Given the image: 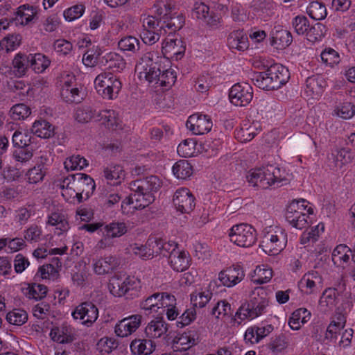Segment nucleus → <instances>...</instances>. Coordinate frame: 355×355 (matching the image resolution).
Here are the masks:
<instances>
[{
	"mask_svg": "<svg viewBox=\"0 0 355 355\" xmlns=\"http://www.w3.org/2000/svg\"><path fill=\"white\" fill-rule=\"evenodd\" d=\"M199 339V335L195 330H189L182 334L177 340V344L182 346V349L186 350L191 347L196 345Z\"/></svg>",
	"mask_w": 355,
	"mask_h": 355,
	"instance_id": "a19ab883",
	"label": "nucleus"
},
{
	"mask_svg": "<svg viewBox=\"0 0 355 355\" xmlns=\"http://www.w3.org/2000/svg\"><path fill=\"white\" fill-rule=\"evenodd\" d=\"M80 90L77 87H71L69 83L66 82L62 91V96L66 102L80 103L83 96L80 95Z\"/></svg>",
	"mask_w": 355,
	"mask_h": 355,
	"instance_id": "de8ad7c7",
	"label": "nucleus"
},
{
	"mask_svg": "<svg viewBox=\"0 0 355 355\" xmlns=\"http://www.w3.org/2000/svg\"><path fill=\"white\" fill-rule=\"evenodd\" d=\"M209 11V6L204 2L196 1L191 10V17L193 19L203 21Z\"/></svg>",
	"mask_w": 355,
	"mask_h": 355,
	"instance_id": "052dcab7",
	"label": "nucleus"
},
{
	"mask_svg": "<svg viewBox=\"0 0 355 355\" xmlns=\"http://www.w3.org/2000/svg\"><path fill=\"white\" fill-rule=\"evenodd\" d=\"M85 10V7L83 4H77L65 10L63 15L67 21H71L80 18Z\"/></svg>",
	"mask_w": 355,
	"mask_h": 355,
	"instance_id": "69168bd1",
	"label": "nucleus"
},
{
	"mask_svg": "<svg viewBox=\"0 0 355 355\" xmlns=\"http://www.w3.org/2000/svg\"><path fill=\"white\" fill-rule=\"evenodd\" d=\"M311 318V313L305 308L295 310L289 319L288 324L293 330H298L301 324L306 323Z\"/></svg>",
	"mask_w": 355,
	"mask_h": 355,
	"instance_id": "72a5a7b5",
	"label": "nucleus"
},
{
	"mask_svg": "<svg viewBox=\"0 0 355 355\" xmlns=\"http://www.w3.org/2000/svg\"><path fill=\"white\" fill-rule=\"evenodd\" d=\"M31 68L37 73L44 72L50 65L51 61L42 53L29 54Z\"/></svg>",
	"mask_w": 355,
	"mask_h": 355,
	"instance_id": "f704fd0d",
	"label": "nucleus"
},
{
	"mask_svg": "<svg viewBox=\"0 0 355 355\" xmlns=\"http://www.w3.org/2000/svg\"><path fill=\"white\" fill-rule=\"evenodd\" d=\"M335 112L343 119H351L355 114V105L350 102H344L336 107Z\"/></svg>",
	"mask_w": 355,
	"mask_h": 355,
	"instance_id": "bf43d9fd",
	"label": "nucleus"
},
{
	"mask_svg": "<svg viewBox=\"0 0 355 355\" xmlns=\"http://www.w3.org/2000/svg\"><path fill=\"white\" fill-rule=\"evenodd\" d=\"M308 202L304 199L293 200L286 211V219L293 227L299 230L305 228L308 225V216L304 213L306 209Z\"/></svg>",
	"mask_w": 355,
	"mask_h": 355,
	"instance_id": "423d86ee",
	"label": "nucleus"
},
{
	"mask_svg": "<svg viewBox=\"0 0 355 355\" xmlns=\"http://www.w3.org/2000/svg\"><path fill=\"white\" fill-rule=\"evenodd\" d=\"M305 92L307 96L313 99L319 98L327 86L325 78L322 75H313L306 78Z\"/></svg>",
	"mask_w": 355,
	"mask_h": 355,
	"instance_id": "dca6fc26",
	"label": "nucleus"
},
{
	"mask_svg": "<svg viewBox=\"0 0 355 355\" xmlns=\"http://www.w3.org/2000/svg\"><path fill=\"white\" fill-rule=\"evenodd\" d=\"M287 234L279 230L275 233L268 232L263 236L260 247L269 255L278 254L286 245Z\"/></svg>",
	"mask_w": 355,
	"mask_h": 355,
	"instance_id": "0eeeda50",
	"label": "nucleus"
},
{
	"mask_svg": "<svg viewBox=\"0 0 355 355\" xmlns=\"http://www.w3.org/2000/svg\"><path fill=\"white\" fill-rule=\"evenodd\" d=\"M138 282L134 277H127L122 279L116 275L112 277L109 283L110 293L116 297H121L125 295L129 291L137 287Z\"/></svg>",
	"mask_w": 355,
	"mask_h": 355,
	"instance_id": "f8f14e48",
	"label": "nucleus"
},
{
	"mask_svg": "<svg viewBox=\"0 0 355 355\" xmlns=\"http://www.w3.org/2000/svg\"><path fill=\"white\" fill-rule=\"evenodd\" d=\"M134 191L133 197L135 198V205L134 209H141L148 207L150 204L155 201L154 195L147 193L144 191L132 190Z\"/></svg>",
	"mask_w": 355,
	"mask_h": 355,
	"instance_id": "79ce46f5",
	"label": "nucleus"
},
{
	"mask_svg": "<svg viewBox=\"0 0 355 355\" xmlns=\"http://www.w3.org/2000/svg\"><path fill=\"white\" fill-rule=\"evenodd\" d=\"M168 330L167 324L162 318H156L150 321L145 329V333L149 338H159Z\"/></svg>",
	"mask_w": 355,
	"mask_h": 355,
	"instance_id": "c756f323",
	"label": "nucleus"
},
{
	"mask_svg": "<svg viewBox=\"0 0 355 355\" xmlns=\"http://www.w3.org/2000/svg\"><path fill=\"white\" fill-rule=\"evenodd\" d=\"M172 170L174 175L181 180H187L193 173L191 165L184 159L178 161L173 165Z\"/></svg>",
	"mask_w": 355,
	"mask_h": 355,
	"instance_id": "e433bc0d",
	"label": "nucleus"
},
{
	"mask_svg": "<svg viewBox=\"0 0 355 355\" xmlns=\"http://www.w3.org/2000/svg\"><path fill=\"white\" fill-rule=\"evenodd\" d=\"M38 272L42 279L55 280L59 276L58 269L53 264L43 265L39 268Z\"/></svg>",
	"mask_w": 355,
	"mask_h": 355,
	"instance_id": "774afa93",
	"label": "nucleus"
},
{
	"mask_svg": "<svg viewBox=\"0 0 355 355\" xmlns=\"http://www.w3.org/2000/svg\"><path fill=\"white\" fill-rule=\"evenodd\" d=\"M10 112L13 120L24 119L31 113V108L24 103H18L13 105Z\"/></svg>",
	"mask_w": 355,
	"mask_h": 355,
	"instance_id": "6e6d98bb",
	"label": "nucleus"
},
{
	"mask_svg": "<svg viewBox=\"0 0 355 355\" xmlns=\"http://www.w3.org/2000/svg\"><path fill=\"white\" fill-rule=\"evenodd\" d=\"M96 121H101L106 128L112 130L121 128L119 119L117 114L112 110H105L98 112Z\"/></svg>",
	"mask_w": 355,
	"mask_h": 355,
	"instance_id": "bb28decb",
	"label": "nucleus"
},
{
	"mask_svg": "<svg viewBox=\"0 0 355 355\" xmlns=\"http://www.w3.org/2000/svg\"><path fill=\"white\" fill-rule=\"evenodd\" d=\"M118 46L122 51H130L135 53L140 49V42L135 37L126 36L119 41Z\"/></svg>",
	"mask_w": 355,
	"mask_h": 355,
	"instance_id": "a18cd8bd",
	"label": "nucleus"
},
{
	"mask_svg": "<svg viewBox=\"0 0 355 355\" xmlns=\"http://www.w3.org/2000/svg\"><path fill=\"white\" fill-rule=\"evenodd\" d=\"M127 232V227L124 223L112 222L104 227L103 234L108 238L120 237Z\"/></svg>",
	"mask_w": 355,
	"mask_h": 355,
	"instance_id": "c03bdc74",
	"label": "nucleus"
},
{
	"mask_svg": "<svg viewBox=\"0 0 355 355\" xmlns=\"http://www.w3.org/2000/svg\"><path fill=\"white\" fill-rule=\"evenodd\" d=\"M64 167L67 170H81L88 165L86 159L80 155H73L68 157L64 163Z\"/></svg>",
	"mask_w": 355,
	"mask_h": 355,
	"instance_id": "3c124183",
	"label": "nucleus"
},
{
	"mask_svg": "<svg viewBox=\"0 0 355 355\" xmlns=\"http://www.w3.org/2000/svg\"><path fill=\"white\" fill-rule=\"evenodd\" d=\"M159 6H161V2H157L154 4L152 8V12L154 15L148 16L147 18L144 19L143 21V30H153L155 31H164V24L163 20L159 19L157 17V13L156 12V10Z\"/></svg>",
	"mask_w": 355,
	"mask_h": 355,
	"instance_id": "2f4dec72",
	"label": "nucleus"
},
{
	"mask_svg": "<svg viewBox=\"0 0 355 355\" xmlns=\"http://www.w3.org/2000/svg\"><path fill=\"white\" fill-rule=\"evenodd\" d=\"M28 320V314L23 309H14L6 315V320L12 324L21 326Z\"/></svg>",
	"mask_w": 355,
	"mask_h": 355,
	"instance_id": "8fccbe9b",
	"label": "nucleus"
},
{
	"mask_svg": "<svg viewBox=\"0 0 355 355\" xmlns=\"http://www.w3.org/2000/svg\"><path fill=\"white\" fill-rule=\"evenodd\" d=\"M155 344L150 339H135L132 341L130 348L134 354L149 355L155 349Z\"/></svg>",
	"mask_w": 355,
	"mask_h": 355,
	"instance_id": "7c9ffc66",
	"label": "nucleus"
},
{
	"mask_svg": "<svg viewBox=\"0 0 355 355\" xmlns=\"http://www.w3.org/2000/svg\"><path fill=\"white\" fill-rule=\"evenodd\" d=\"M126 66L125 60L120 55L110 52L106 53L101 58L100 67L112 71V73L121 72Z\"/></svg>",
	"mask_w": 355,
	"mask_h": 355,
	"instance_id": "5701e85b",
	"label": "nucleus"
},
{
	"mask_svg": "<svg viewBox=\"0 0 355 355\" xmlns=\"http://www.w3.org/2000/svg\"><path fill=\"white\" fill-rule=\"evenodd\" d=\"M185 50L186 46L184 42L178 38L166 40L162 47V52L165 58L176 61L182 58Z\"/></svg>",
	"mask_w": 355,
	"mask_h": 355,
	"instance_id": "2eb2a0df",
	"label": "nucleus"
},
{
	"mask_svg": "<svg viewBox=\"0 0 355 355\" xmlns=\"http://www.w3.org/2000/svg\"><path fill=\"white\" fill-rule=\"evenodd\" d=\"M261 168L263 173V177H261L263 180H260L261 188L267 189L270 186L275 184L277 187H280L286 183L287 179L284 175V172L278 166L270 164Z\"/></svg>",
	"mask_w": 355,
	"mask_h": 355,
	"instance_id": "1a4fd4ad",
	"label": "nucleus"
},
{
	"mask_svg": "<svg viewBox=\"0 0 355 355\" xmlns=\"http://www.w3.org/2000/svg\"><path fill=\"white\" fill-rule=\"evenodd\" d=\"M103 173L107 180L114 181L112 183L114 185L120 184L121 180L123 179L124 176V171L120 165H114L105 168Z\"/></svg>",
	"mask_w": 355,
	"mask_h": 355,
	"instance_id": "49530a36",
	"label": "nucleus"
},
{
	"mask_svg": "<svg viewBox=\"0 0 355 355\" xmlns=\"http://www.w3.org/2000/svg\"><path fill=\"white\" fill-rule=\"evenodd\" d=\"M175 80L176 73L175 71L172 69H165L164 67H163L157 85L161 87H170L175 83Z\"/></svg>",
	"mask_w": 355,
	"mask_h": 355,
	"instance_id": "0e129e2a",
	"label": "nucleus"
},
{
	"mask_svg": "<svg viewBox=\"0 0 355 355\" xmlns=\"http://www.w3.org/2000/svg\"><path fill=\"white\" fill-rule=\"evenodd\" d=\"M244 277L245 272L243 268L239 265H233L220 271L218 280L220 284L232 287L241 282Z\"/></svg>",
	"mask_w": 355,
	"mask_h": 355,
	"instance_id": "4468645a",
	"label": "nucleus"
},
{
	"mask_svg": "<svg viewBox=\"0 0 355 355\" xmlns=\"http://www.w3.org/2000/svg\"><path fill=\"white\" fill-rule=\"evenodd\" d=\"M150 64H147V67L145 69L146 79L149 83L157 85L164 67L157 62H153L152 60H150Z\"/></svg>",
	"mask_w": 355,
	"mask_h": 355,
	"instance_id": "58836bf2",
	"label": "nucleus"
},
{
	"mask_svg": "<svg viewBox=\"0 0 355 355\" xmlns=\"http://www.w3.org/2000/svg\"><path fill=\"white\" fill-rule=\"evenodd\" d=\"M327 32L326 26L322 23H316L315 25L310 26L306 33L307 40L311 42L320 41Z\"/></svg>",
	"mask_w": 355,
	"mask_h": 355,
	"instance_id": "09e8293b",
	"label": "nucleus"
},
{
	"mask_svg": "<svg viewBox=\"0 0 355 355\" xmlns=\"http://www.w3.org/2000/svg\"><path fill=\"white\" fill-rule=\"evenodd\" d=\"M47 223L52 226H58V228L62 231H66L69 227V224L64 216L56 212L52 213L49 216Z\"/></svg>",
	"mask_w": 355,
	"mask_h": 355,
	"instance_id": "338daca9",
	"label": "nucleus"
},
{
	"mask_svg": "<svg viewBox=\"0 0 355 355\" xmlns=\"http://www.w3.org/2000/svg\"><path fill=\"white\" fill-rule=\"evenodd\" d=\"M268 302L267 298L257 296L243 303L235 313V317L240 320L238 323L241 324L245 319L252 320L261 315L268 306Z\"/></svg>",
	"mask_w": 355,
	"mask_h": 355,
	"instance_id": "39448f33",
	"label": "nucleus"
},
{
	"mask_svg": "<svg viewBox=\"0 0 355 355\" xmlns=\"http://www.w3.org/2000/svg\"><path fill=\"white\" fill-rule=\"evenodd\" d=\"M252 98V87L247 83H236L229 92L230 101L236 106H245L251 102Z\"/></svg>",
	"mask_w": 355,
	"mask_h": 355,
	"instance_id": "6e6552de",
	"label": "nucleus"
},
{
	"mask_svg": "<svg viewBox=\"0 0 355 355\" xmlns=\"http://www.w3.org/2000/svg\"><path fill=\"white\" fill-rule=\"evenodd\" d=\"M47 293V287L43 284H33L31 286L28 288V292L26 293V296L31 299L36 300H42Z\"/></svg>",
	"mask_w": 355,
	"mask_h": 355,
	"instance_id": "13d9d810",
	"label": "nucleus"
},
{
	"mask_svg": "<svg viewBox=\"0 0 355 355\" xmlns=\"http://www.w3.org/2000/svg\"><path fill=\"white\" fill-rule=\"evenodd\" d=\"M161 6L157 8L156 12L159 19L163 20L164 33H166V28L169 33L180 30L185 24L184 16L175 12V6L171 3L161 1Z\"/></svg>",
	"mask_w": 355,
	"mask_h": 355,
	"instance_id": "7ed1b4c3",
	"label": "nucleus"
},
{
	"mask_svg": "<svg viewBox=\"0 0 355 355\" xmlns=\"http://www.w3.org/2000/svg\"><path fill=\"white\" fill-rule=\"evenodd\" d=\"M73 179L71 183L73 190L81 191L85 192V200L88 199L93 193L96 188L94 180L88 175L85 173H76L71 175Z\"/></svg>",
	"mask_w": 355,
	"mask_h": 355,
	"instance_id": "a211bd4d",
	"label": "nucleus"
},
{
	"mask_svg": "<svg viewBox=\"0 0 355 355\" xmlns=\"http://www.w3.org/2000/svg\"><path fill=\"white\" fill-rule=\"evenodd\" d=\"M212 125V121L209 116L199 114L191 115L186 123L187 128L194 135H203L209 132Z\"/></svg>",
	"mask_w": 355,
	"mask_h": 355,
	"instance_id": "ddd939ff",
	"label": "nucleus"
},
{
	"mask_svg": "<svg viewBox=\"0 0 355 355\" xmlns=\"http://www.w3.org/2000/svg\"><path fill=\"white\" fill-rule=\"evenodd\" d=\"M34 8L29 6L23 5L18 8L17 11L15 13V17L10 18V22L17 25H27L34 17Z\"/></svg>",
	"mask_w": 355,
	"mask_h": 355,
	"instance_id": "cd10ccee",
	"label": "nucleus"
},
{
	"mask_svg": "<svg viewBox=\"0 0 355 355\" xmlns=\"http://www.w3.org/2000/svg\"><path fill=\"white\" fill-rule=\"evenodd\" d=\"M75 320H80L82 324L91 326L98 317V309L92 302H84L78 305L72 312Z\"/></svg>",
	"mask_w": 355,
	"mask_h": 355,
	"instance_id": "9b49d317",
	"label": "nucleus"
},
{
	"mask_svg": "<svg viewBox=\"0 0 355 355\" xmlns=\"http://www.w3.org/2000/svg\"><path fill=\"white\" fill-rule=\"evenodd\" d=\"M229 237L234 244L242 248H250L256 243L257 234L252 225L240 223L233 225L230 229Z\"/></svg>",
	"mask_w": 355,
	"mask_h": 355,
	"instance_id": "20e7f679",
	"label": "nucleus"
},
{
	"mask_svg": "<svg viewBox=\"0 0 355 355\" xmlns=\"http://www.w3.org/2000/svg\"><path fill=\"white\" fill-rule=\"evenodd\" d=\"M141 316L132 315L120 320L114 327V331L119 337H126L135 332L140 326Z\"/></svg>",
	"mask_w": 355,
	"mask_h": 355,
	"instance_id": "f3484780",
	"label": "nucleus"
},
{
	"mask_svg": "<svg viewBox=\"0 0 355 355\" xmlns=\"http://www.w3.org/2000/svg\"><path fill=\"white\" fill-rule=\"evenodd\" d=\"M94 84L97 92L103 98L113 99L117 97L122 87L119 76L111 71H105L96 76Z\"/></svg>",
	"mask_w": 355,
	"mask_h": 355,
	"instance_id": "f03ea898",
	"label": "nucleus"
},
{
	"mask_svg": "<svg viewBox=\"0 0 355 355\" xmlns=\"http://www.w3.org/2000/svg\"><path fill=\"white\" fill-rule=\"evenodd\" d=\"M289 78L290 73L286 67L274 64L263 71L255 73L252 80L261 89L275 90L285 85Z\"/></svg>",
	"mask_w": 355,
	"mask_h": 355,
	"instance_id": "f257e3e1",
	"label": "nucleus"
},
{
	"mask_svg": "<svg viewBox=\"0 0 355 355\" xmlns=\"http://www.w3.org/2000/svg\"><path fill=\"white\" fill-rule=\"evenodd\" d=\"M162 184L159 178L150 175L141 180H137L130 183L131 190L144 191L147 193L154 195L161 188Z\"/></svg>",
	"mask_w": 355,
	"mask_h": 355,
	"instance_id": "6ab92c4d",
	"label": "nucleus"
},
{
	"mask_svg": "<svg viewBox=\"0 0 355 355\" xmlns=\"http://www.w3.org/2000/svg\"><path fill=\"white\" fill-rule=\"evenodd\" d=\"M12 65L15 74L18 77L24 76L28 68H31L29 55L19 53L15 55Z\"/></svg>",
	"mask_w": 355,
	"mask_h": 355,
	"instance_id": "473e14b6",
	"label": "nucleus"
},
{
	"mask_svg": "<svg viewBox=\"0 0 355 355\" xmlns=\"http://www.w3.org/2000/svg\"><path fill=\"white\" fill-rule=\"evenodd\" d=\"M173 202L177 211L189 214L195 208L196 198L189 189L182 187L174 193Z\"/></svg>",
	"mask_w": 355,
	"mask_h": 355,
	"instance_id": "9d476101",
	"label": "nucleus"
},
{
	"mask_svg": "<svg viewBox=\"0 0 355 355\" xmlns=\"http://www.w3.org/2000/svg\"><path fill=\"white\" fill-rule=\"evenodd\" d=\"M227 44L232 51H244L249 47L248 37L243 29L234 30L228 35Z\"/></svg>",
	"mask_w": 355,
	"mask_h": 355,
	"instance_id": "b1692460",
	"label": "nucleus"
},
{
	"mask_svg": "<svg viewBox=\"0 0 355 355\" xmlns=\"http://www.w3.org/2000/svg\"><path fill=\"white\" fill-rule=\"evenodd\" d=\"M271 44L277 45L278 48L285 49L293 41V37L290 31L284 29L281 26H275L270 33Z\"/></svg>",
	"mask_w": 355,
	"mask_h": 355,
	"instance_id": "393cba45",
	"label": "nucleus"
},
{
	"mask_svg": "<svg viewBox=\"0 0 355 355\" xmlns=\"http://www.w3.org/2000/svg\"><path fill=\"white\" fill-rule=\"evenodd\" d=\"M98 112L90 106L79 107L76 110L74 117L79 123H87L92 119L96 121Z\"/></svg>",
	"mask_w": 355,
	"mask_h": 355,
	"instance_id": "37998d69",
	"label": "nucleus"
},
{
	"mask_svg": "<svg viewBox=\"0 0 355 355\" xmlns=\"http://www.w3.org/2000/svg\"><path fill=\"white\" fill-rule=\"evenodd\" d=\"M119 265L118 259L112 255L96 260L94 263V270L97 275H105L112 272Z\"/></svg>",
	"mask_w": 355,
	"mask_h": 355,
	"instance_id": "a878e982",
	"label": "nucleus"
},
{
	"mask_svg": "<svg viewBox=\"0 0 355 355\" xmlns=\"http://www.w3.org/2000/svg\"><path fill=\"white\" fill-rule=\"evenodd\" d=\"M31 131L39 137L49 139L54 136L55 126L46 120L40 119L33 123Z\"/></svg>",
	"mask_w": 355,
	"mask_h": 355,
	"instance_id": "c85d7f7f",
	"label": "nucleus"
},
{
	"mask_svg": "<svg viewBox=\"0 0 355 355\" xmlns=\"http://www.w3.org/2000/svg\"><path fill=\"white\" fill-rule=\"evenodd\" d=\"M212 297V293L209 291H205L198 293L196 294L192 293L191 295V302L193 307L203 308L209 302Z\"/></svg>",
	"mask_w": 355,
	"mask_h": 355,
	"instance_id": "4d7b16f0",
	"label": "nucleus"
},
{
	"mask_svg": "<svg viewBox=\"0 0 355 355\" xmlns=\"http://www.w3.org/2000/svg\"><path fill=\"white\" fill-rule=\"evenodd\" d=\"M292 25L295 32L300 35H306L310 27L309 21L304 15H297L294 17L292 21Z\"/></svg>",
	"mask_w": 355,
	"mask_h": 355,
	"instance_id": "603ef678",
	"label": "nucleus"
},
{
	"mask_svg": "<svg viewBox=\"0 0 355 355\" xmlns=\"http://www.w3.org/2000/svg\"><path fill=\"white\" fill-rule=\"evenodd\" d=\"M14 159L17 162H26L29 161L33 155V148L30 146L24 147L17 148L12 153Z\"/></svg>",
	"mask_w": 355,
	"mask_h": 355,
	"instance_id": "680f3d73",
	"label": "nucleus"
},
{
	"mask_svg": "<svg viewBox=\"0 0 355 355\" xmlns=\"http://www.w3.org/2000/svg\"><path fill=\"white\" fill-rule=\"evenodd\" d=\"M49 158L42 155L38 157L35 165L26 173L30 184H37L43 180L47 171Z\"/></svg>",
	"mask_w": 355,
	"mask_h": 355,
	"instance_id": "4be33fe9",
	"label": "nucleus"
},
{
	"mask_svg": "<svg viewBox=\"0 0 355 355\" xmlns=\"http://www.w3.org/2000/svg\"><path fill=\"white\" fill-rule=\"evenodd\" d=\"M306 13L314 20L324 19L327 15L325 5L318 1H312L306 8Z\"/></svg>",
	"mask_w": 355,
	"mask_h": 355,
	"instance_id": "4c0bfd02",
	"label": "nucleus"
},
{
	"mask_svg": "<svg viewBox=\"0 0 355 355\" xmlns=\"http://www.w3.org/2000/svg\"><path fill=\"white\" fill-rule=\"evenodd\" d=\"M190 261L189 254L176 249L175 246L172 249L168 259L171 267L177 272L186 270L190 266Z\"/></svg>",
	"mask_w": 355,
	"mask_h": 355,
	"instance_id": "aec40b11",
	"label": "nucleus"
},
{
	"mask_svg": "<svg viewBox=\"0 0 355 355\" xmlns=\"http://www.w3.org/2000/svg\"><path fill=\"white\" fill-rule=\"evenodd\" d=\"M8 88L10 92L16 93L21 100H23L28 96L31 90L29 84H26L24 80L17 79L9 80L8 82Z\"/></svg>",
	"mask_w": 355,
	"mask_h": 355,
	"instance_id": "ea45409f",
	"label": "nucleus"
},
{
	"mask_svg": "<svg viewBox=\"0 0 355 355\" xmlns=\"http://www.w3.org/2000/svg\"><path fill=\"white\" fill-rule=\"evenodd\" d=\"M287 347L286 337L281 334L272 337L270 342L259 348V355H279Z\"/></svg>",
	"mask_w": 355,
	"mask_h": 355,
	"instance_id": "412c9836",
	"label": "nucleus"
},
{
	"mask_svg": "<svg viewBox=\"0 0 355 355\" xmlns=\"http://www.w3.org/2000/svg\"><path fill=\"white\" fill-rule=\"evenodd\" d=\"M162 239L156 237L149 238L146 243V245L148 247V252H145L144 253L135 252V254L142 259H151L155 254L157 256L162 254V247L160 245L162 244Z\"/></svg>",
	"mask_w": 355,
	"mask_h": 355,
	"instance_id": "c9c22d12",
	"label": "nucleus"
},
{
	"mask_svg": "<svg viewBox=\"0 0 355 355\" xmlns=\"http://www.w3.org/2000/svg\"><path fill=\"white\" fill-rule=\"evenodd\" d=\"M258 128L255 125L242 127L236 133V137L241 142L251 141L257 135Z\"/></svg>",
	"mask_w": 355,
	"mask_h": 355,
	"instance_id": "5fc2aeb1",
	"label": "nucleus"
},
{
	"mask_svg": "<svg viewBox=\"0 0 355 355\" xmlns=\"http://www.w3.org/2000/svg\"><path fill=\"white\" fill-rule=\"evenodd\" d=\"M22 37L20 34L10 35L0 41L3 50L10 52L18 47L21 41Z\"/></svg>",
	"mask_w": 355,
	"mask_h": 355,
	"instance_id": "864d4df0",
	"label": "nucleus"
},
{
	"mask_svg": "<svg viewBox=\"0 0 355 355\" xmlns=\"http://www.w3.org/2000/svg\"><path fill=\"white\" fill-rule=\"evenodd\" d=\"M255 275L252 282L257 284H263L268 282L272 277V270L270 268H261L257 267L254 271Z\"/></svg>",
	"mask_w": 355,
	"mask_h": 355,
	"instance_id": "e2e57ef3",
	"label": "nucleus"
}]
</instances>
